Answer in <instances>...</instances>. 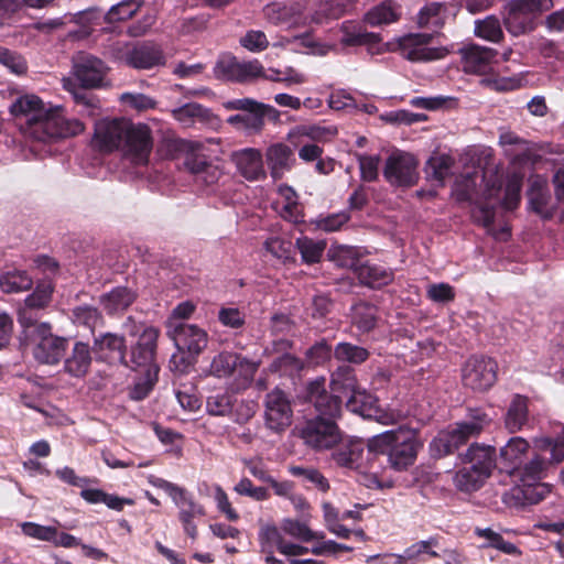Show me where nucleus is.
<instances>
[{
    "mask_svg": "<svg viewBox=\"0 0 564 564\" xmlns=\"http://www.w3.org/2000/svg\"><path fill=\"white\" fill-rule=\"evenodd\" d=\"M306 53L325 56L330 52L367 54L370 56L386 52H400L409 61H432L445 57L449 51L444 47H429L433 37H394L383 42V37H340L338 43L325 41L326 37H301Z\"/></svg>",
    "mask_w": 564,
    "mask_h": 564,
    "instance_id": "1",
    "label": "nucleus"
},
{
    "mask_svg": "<svg viewBox=\"0 0 564 564\" xmlns=\"http://www.w3.org/2000/svg\"><path fill=\"white\" fill-rule=\"evenodd\" d=\"M325 378H316L306 383L304 400L312 404L315 415L306 417L299 429L304 445L315 452L329 451L341 441L338 420L341 417V398L327 393Z\"/></svg>",
    "mask_w": 564,
    "mask_h": 564,
    "instance_id": "2",
    "label": "nucleus"
},
{
    "mask_svg": "<svg viewBox=\"0 0 564 564\" xmlns=\"http://www.w3.org/2000/svg\"><path fill=\"white\" fill-rule=\"evenodd\" d=\"M94 141L102 152L121 150L135 163H147L152 151L151 129L126 118L104 119L96 123Z\"/></svg>",
    "mask_w": 564,
    "mask_h": 564,
    "instance_id": "3",
    "label": "nucleus"
},
{
    "mask_svg": "<svg viewBox=\"0 0 564 564\" xmlns=\"http://www.w3.org/2000/svg\"><path fill=\"white\" fill-rule=\"evenodd\" d=\"M423 444L417 434L408 427L387 431L369 438V455L387 456L390 467L397 471L406 470L417 457Z\"/></svg>",
    "mask_w": 564,
    "mask_h": 564,
    "instance_id": "4",
    "label": "nucleus"
},
{
    "mask_svg": "<svg viewBox=\"0 0 564 564\" xmlns=\"http://www.w3.org/2000/svg\"><path fill=\"white\" fill-rule=\"evenodd\" d=\"M492 422L491 416L482 408H467L466 417L441 430L430 443L433 457L442 458L453 455L467 445L471 438L478 437Z\"/></svg>",
    "mask_w": 564,
    "mask_h": 564,
    "instance_id": "5",
    "label": "nucleus"
},
{
    "mask_svg": "<svg viewBox=\"0 0 564 564\" xmlns=\"http://www.w3.org/2000/svg\"><path fill=\"white\" fill-rule=\"evenodd\" d=\"M20 324L25 328L32 355L39 364L58 365L69 350L70 338L54 334L50 323H36L35 318L26 317V313L22 312Z\"/></svg>",
    "mask_w": 564,
    "mask_h": 564,
    "instance_id": "6",
    "label": "nucleus"
},
{
    "mask_svg": "<svg viewBox=\"0 0 564 564\" xmlns=\"http://www.w3.org/2000/svg\"><path fill=\"white\" fill-rule=\"evenodd\" d=\"M110 55L134 69H152L166 63L162 47L153 41L117 42L112 45Z\"/></svg>",
    "mask_w": 564,
    "mask_h": 564,
    "instance_id": "7",
    "label": "nucleus"
},
{
    "mask_svg": "<svg viewBox=\"0 0 564 564\" xmlns=\"http://www.w3.org/2000/svg\"><path fill=\"white\" fill-rule=\"evenodd\" d=\"M150 484L166 492L178 508V520L185 533L195 540L198 535L195 518L205 517L204 506L196 502L194 497L183 487L160 477H151Z\"/></svg>",
    "mask_w": 564,
    "mask_h": 564,
    "instance_id": "8",
    "label": "nucleus"
},
{
    "mask_svg": "<svg viewBox=\"0 0 564 564\" xmlns=\"http://www.w3.org/2000/svg\"><path fill=\"white\" fill-rule=\"evenodd\" d=\"M553 8V0H511L505 6V25L511 35L534 30L536 14Z\"/></svg>",
    "mask_w": 564,
    "mask_h": 564,
    "instance_id": "9",
    "label": "nucleus"
},
{
    "mask_svg": "<svg viewBox=\"0 0 564 564\" xmlns=\"http://www.w3.org/2000/svg\"><path fill=\"white\" fill-rule=\"evenodd\" d=\"M332 449V458L339 467L367 470L375 464V456L369 455V440L346 438L341 433V441Z\"/></svg>",
    "mask_w": 564,
    "mask_h": 564,
    "instance_id": "10",
    "label": "nucleus"
},
{
    "mask_svg": "<svg viewBox=\"0 0 564 564\" xmlns=\"http://www.w3.org/2000/svg\"><path fill=\"white\" fill-rule=\"evenodd\" d=\"M498 365L495 359L485 356L469 357L462 368V382L473 391L489 390L497 381Z\"/></svg>",
    "mask_w": 564,
    "mask_h": 564,
    "instance_id": "11",
    "label": "nucleus"
},
{
    "mask_svg": "<svg viewBox=\"0 0 564 564\" xmlns=\"http://www.w3.org/2000/svg\"><path fill=\"white\" fill-rule=\"evenodd\" d=\"M350 254L351 250L344 251ZM349 268L357 276L359 283L370 289H381L389 285L394 280V271L382 264L372 263L369 260H362L355 256H348L340 263Z\"/></svg>",
    "mask_w": 564,
    "mask_h": 564,
    "instance_id": "12",
    "label": "nucleus"
},
{
    "mask_svg": "<svg viewBox=\"0 0 564 564\" xmlns=\"http://www.w3.org/2000/svg\"><path fill=\"white\" fill-rule=\"evenodd\" d=\"M463 55V68L467 74L487 75L491 74L495 66L500 62L509 59L512 51L510 48L499 52L495 48L471 44L460 50Z\"/></svg>",
    "mask_w": 564,
    "mask_h": 564,
    "instance_id": "13",
    "label": "nucleus"
},
{
    "mask_svg": "<svg viewBox=\"0 0 564 564\" xmlns=\"http://www.w3.org/2000/svg\"><path fill=\"white\" fill-rule=\"evenodd\" d=\"M214 74L218 79L242 84L263 75V66L258 59L239 62L231 54H223L214 66Z\"/></svg>",
    "mask_w": 564,
    "mask_h": 564,
    "instance_id": "14",
    "label": "nucleus"
},
{
    "mask_svg": "<svg viewBox=\"0 0 564 564\" xmlns=\"http://www.w3.org/2000/svg\"><path fill=\"white\" fill-rule=\"evenodd\" d=\"M32 120H36L37 131L42 132L44 141L75 137L85 129L80 120L66 118L58 108L47 111L41 120L34 115Z\"/></svg>",
    "mask_w": 564,
    "mask_h": 564,
    "instance_id": "15",
    "label": "nucleus"
},
{
    "mask_svg": "<svg viewBox=\"0 0 564 564\" xmlns=\"http://www.w3.org/2000/svg\"><path fill=\"white\" fill-rule=\"evenodd\" d=\"M419 161L408 152L392 153L386 160L383 176L393 186L410 187L419 180Z\"/></svg>",
    "mask_w": 564,
    "mask_h": 564,
    "instance_id": "16",
    "label": "nucleus"
},
{
    "mask_svg": "<svg viewBox=\"0 0 564 564\" xmlns=\"http://www.w3.org/2000/svg\"><path fill=\"white\" fill-rule=\"evenodd\" d=\"M91 348L97 361L110 366L127 365V341L123 335L110 332L94 334Z\"/></svg>",
    "mask_w": 564,
    "mask_h": 564,
    "instance_id": "17",
    "label": "nucleus"
},
{
    "mask_svg": "<svg viewBox=\"0 0 564 564\" xmlns=\"http://www.w3.org/2000/svg\"><path fill=\"white\" fill-rule=\"evenodd\" d=\"M293 348V341L290 339H276L271 344V352L281 354L268 366V371L276 373L280 377H286L292 380L299 378L305 369V361L295 355L289 352ZM270 351L267 347L265 352Z\"/></svg>",
    "mask_w": 564,
    "mask_h": 564,
    "instance_id": "18",
    "label": "nucleus"
},
{
    "mask_svg": "<svg viewBox=\"0 0 564 564\" xmlns=\"http://www.w3.org/2000/svg\"><path fill=\"white\" fill-rule=\"evenodd\" d=\"M265 426L275 432H284L292 423L293 411L284 391L275 388L264 399Z\"/></svg>",
    "mask_w": 564,
    "mask_h": 564,
    "instance_id": "19",
    "label": "nucleus"
},
{
    "mask_svg": "<svg viewBox=\"0 0 564 564\" xmlns=\"http://www.w3.org/2000/svg\"><path fill=\"white\" fill-rule=\"evenodd\" d=\"M159 336L160 332L158 328H144L137 343L131 347L129 358L127 357V365L123 366L133 370L139 368L149 370L152 366H158L155 357Z\"/></svg>",
    "mask_w": 564,
    "mask_h": 564,
    "instance_id": "20",
    "label": "nucleus"
},
{
    "mask_svg": "<svg viewBox=\"0 0 564 564\" xmlns=\"http://www.w3.org/2000/svg\"><path fill=\"white\" fill-rule=\"evenodd\" d=\"M330 391L329 394H336L341 398V404L344 399L346 400V406L351 411L356 412L357 398L361 397L362 393L359 391L356 371L349 365H341L332 372L330 376Z\"/></svg>",
    "mask_w": 564,
    "mask_h": 564,
    "instance_id": "21",
    "label": "nucleus"
},
{
    "mask_svg": "<svg viewBox=\"0 0 564 564\" xmlns=\"http://www.w3.org/2000/svg\"><path fill=\"white\" fill-rule=\"evenodd\" d=\"M109 70L105 62L90 54H80L74 63V75L83 88H99Z\"/></svg>",
    "mask_w": 564,
    "mask_h": 564,
    "instance_id": "22",
    "label": "nucleus"
},
{
    "mask_svg": "<svg viewBox=\"0 0 564 564\" xmlns=\"http://www.w3.org/2000/svg\"><path fill=\"white\" fill-rule=\"evenodd\" d=\"M184 165L193 175L195 184L200 188H207L217 184L223 175L219 166L200 152H188L185 156Z\"/></svg>",
    "mask_w": 564,
    "mask_h": 564,
    "instance_id": "23",
    "label": "nucleus"
},
{
    "mask_svg": "<svg viewBox=\"0 0 564 564\" xmlns=\"http://www.w3.org/2000/svg\"><path fill=\"white\" fill-rule=\"evenodd\" d=\"M69 349V352H66L62 359L63 370L72 378L84 379L93 365V348L86 341L75 340L70 344Z\"/></svg>",
    "mask_w": 564,
    "mask_h": 564,
    "instance_id": "24",
    "label": "nucleus"
},
{
    "mask_svg": "<svg viewBox=\"0 0 564 564\" xmlns=\"http://www.w3.org/2000/svg\"><path fill=\"white\" fill-rule=\"evenodd\" d=\"M551 489L547 484L540 481L523 482L503 494L502 501L509 508L523 509L527 506L536 505L542 501Z\"/></svg>",
    "mask_w": 564,
    "mask_h": 564,
    "instance_id": "25",
    "label": "nucleus"
},
{
    "mask_svg": "<svg viewBox=\"0 0 564 564\" xmlns=\"http://www.w3.org/2000/svg\"><path fill=\"white\" fill-rule=\"evenodd\" d=\"M173 334L177 349L192 358L207 346V333L196 325L182 322L174 327Z\"/></svg>",
    "mask_w": 564,
    "mask_h": 564,
    "instance_id": "26",
    "label": "nucleus"
},
{
    "mask_svg": "<svg viewBox=\"0 0 564 564\" xmlns=\"http://www.w3.org/2000/svg\"><path fill=\"white\" fill-rule=\"evenodd\" d=\"M458 458L487 477L491 476L495 468H499L495 446L482 443H473L465 453L458 455Z\"/></svg>",
    "mask_w": 564,
    "mask_h": 564,
    "instance_id": "27",
    "label": "nucleus"
},
{
    "mask_svg": "<svg viewBox=\"0 0 564 564\" xmlns=\"http://www.w3.org/2000/svg\"><path fill=\"white\" fill-rule=\"evenodd\" d=\"M529 443L520 436L511 437L500 449L499 469L501 473L514 475L517 469L523 464V459L529 451Z\"/></svg>",
    "mask_w": 564,
    "mask_h": 564,
    "instance_id": "28",
    "label": "nucleus"
},
{
    "mask_svg": "<svg viewBox=\"0 0 564 564\" xmlns=\"http://www.w3.org/2000/svg\"><path fill=\"white\" fill-rule=\"evenodd\" d=\"M264 15L270 23L288 28L305 23L306 21L302 17V6L299 3H270L264 8Z\"/></svg>",
    "mask_w": 564,
    "mask_h": 564,
    "instance_id": "29",
    "label": "nucleus"
},
{
    "mask_svg": "<svg viewBox=\"0 0 564 564\" xmlns=\"http://www.w3.org/2000/svg\"><path fill=\"white\" fill-rule=\"evenodd\" d=\"M234 162L239 173L248 181L265 177L262 154L257 149H243L234 154Z\"/></svg>",
    "mask_w": 564,
    "mask_h": 564,
    "instance_id": "30",
    "label": "nucleus"
},
{
    "mask_svg": "<svg viewBox=\"0 0 564 564\" xmlns=\"http://www.w3.org/2000/svg\"><path fill=\"white\" fill-rule=\"evenodd\" d=\"M237 367H247L251 373L257 370V364L249 361L247 358L235 352L223 351L214 357L210 364V372L217 378H228Z\"/></svg>",
    "mask_w": 564,
    "mask_h": 564,
    "instance_id": "31",
    "label": "nucleus"
},
{
    "mask_svg": "<svg viewBox=\"0 0 564 564\" xmlns=\"http://www.w3.org/2000/svg\"><path fill=\"white\" fill-rule=\"evenodd\" d=\"M267 161L274 181L281 180L293 166L295 159L292 149L284 143H275L267 150Z\"/></svg>",
    "mask_w": 564,
    "mask_h": 564,
    "instance_id": "32",
    "label": "nucleus"
},
{
    "mask_svg": "<svg viewBox=\"0 0 564 564\" xmlns=\"http://www.w3.org/2000/svg\"><path fill=\"white\" fill-rule=\"evenodd\" d=\"M137 294L127 286H117L100 296V304L108 315L127 311L135 301Z\"/></svg>",
    "mask_w": 564,
    "mask_h": 564,
    "instance_id": "33",
    "label": "nucleus"
},
{
    "mask_svg": "<svg viewBox=\"0 0 564 564\" xmlns=\"http://www.w3.org/2000/svg\"><path fill=\"white\" fill-rule=\"evenodd\" d=\"M278 193L282 202H276L275 205L281 217L293 224L304 221L302 206L299 203L296 192L291 186L282 184L279 186Z\"/></svg>",
    "mask_w": 564,
    "mask_h": 564,
    "instance_id": "34",
    "label": "nucleus"
},
{
    "mask_svg": "<svg viewBox=\"0 0 564 564\" xmlns=\"http://www.w3.org/2000/svg\"><path fill=\"white\" fill-rule=\"evenodd\" d=\"M54 288V283L51 279L45 278L40 280L36 283L34 291L24 300L25 307L19 311V315L22 312H25L26 317L34 318L31 311L46 308L52 302Z\"/></svg>",
    "mask_w": 564,
    "mask_h": 564,
    "instance_id": "35",
    "label": "nucleus"
},
{
    "mask_svg": "<svg viewBox=\"0 0 564 564\" xmlns=\"http://www.w3.org/2000/svg\"><path fill=\"white\" fill-rule=\"evenodd\" d=\"M529 421V398L522 394H516L505 415V425L509 432L516 433Z\"/></svg>",
    "mask_w": 564,
    "mask_h": 564,
    "instance_id": "36",
    "label": "nucleus"
},
{
    "mask_svg": "<svg viewBox=\"0 0 564 564\" xmlns=\"http://www.w3.org/2000/svg\"><path fill=\"white\" fill-rule=\"evenodd\" d=\"M75 22L82 28V35H90L91 33H116V28L107 23V14H102L98 10L79 12L75 18Z\"/></svg>",
    "mask_w": 564,
    "mask_h": 564,
    "instance_id": "37",
    "label": "nucleus"
},
{
    "mask_svg": "<svg viewBox=\"0 0 564 564\" xmlns=\"http://www.w3.org/2000/svg\"><path fill=\"white\" fill-rule=\"evenodd\" d=\"M33 284V278L26 270L11 269L0 274V289L8 294L29 291Z\"/></svg>",
    "mask_w": 564,
    "mask_h": 564,
    "instance_id": "38",
    "label": "nucleus"
},
{
    "mask_svg": "<svg viewBox=\"0 0 564 564\" xmlns=\"http://www.w3.org/2000/svg\"><path fill=\"white\" fill-rule=\"evenodd\" d=\"M398 7L391 1H384L370 9L364 19V23L371 28H378L391 24L398 21L400 12Z\"/></svg>",
    "mask_w": 564,
    "mask_h": 564,
    "instance_id": "39",
    "label": "nucleus"
},
{
    "mask_svg": "<svg viewBox=\"0 0 564 564\" xmlns=\"http://www.w3.org/2000/svg\"><path fill=\"white\" fill-rule=\"evenodd\" d=\"M141 0H122L112 6L107 14L108 24L116 28V33H121V24L132 18L141 8Z\"/></svg>",
    "mask_w": 564,
    "mask_h": 564,
    "instance_id": "40",
    "label": "nucleus"
},
{
    "mask_svg": "<svg viewBox=\"0 0 564 564\" xmlns=\"http://www.w3.org/2000/svg\"><path fill=\"white\" fill-rule=\"evenodd\" d=\"M455 160L448 154H434L426 161L424 172L427 180L438 182L441 185L451 175Z\"/></svg>",
    "mask_w": 564,
    "mask_h": 564,
    "instance_id": "41",
    "label": "nucleus"
},
{
    "mask_svg": "<svg viewBox=\"0 0 564 564\" xmlns=\"http://www.w3.org/2000/svg\"><path fill=\"white\" fill-rule=\"evenodd\" d=\"M160 367L152 366L149 370L135 379L128 389V397L133 401H142L153 391L159 376Z\"/></svg>",
    "mask_w": 564,
    "mask_h": 564,
    "instance_id": "42",
    "label": "nucleus"
},
{
    "mask_svg": "<svg viewBox=\"0 0 564 564\" xmlns=\"http://www.w3.org/2000/svg\"><path fill=\"white\" fill-rule=\"evenodd\" d=\"M351 2L352 0H319L317 9L311 17V22L323 24L329 20L338 19Z\"/></svg>",
    "mask_w": 564,
    "mask_h": 564,
    "instance_id": "43",
    "label": "nucleus"
},
{
    "mask_svg": "<svg viewBox=\"0 0 564 564\" xmlns=\"http://www.w3.org/2000/svg\"><path fill=\"white\" fill-rule=\"evenodd\" d=\"M485 474L468 466L456 471L454 484L456 488L463 492H474L480 489L488 479Z\"/></svg>",
    "mask_w": 564,
    "mask_h": 564,
    "instance_id": "44",
    "label": "nucleus"
},
{
    "mask_svg": "<svg viewBox=\"0 0 564 564\" xmlns=\"http://www.w3.org/2000/svg\"><path fill=\"white\" fill-rule=\"evenodd\" d=\"M378 308L368 302H360L354 308L352 325L361 333H369L377 326Z\"/></svg>",
    "mask_w": 564,
    "mask_h": 564,
    "instance_id": "45",
    "label": "nucleus"
},
{
    "mask_svg": "<svg viewBox=\"0 0 564 564\" xmlns=\"http://www.w3.org/2000/svg\"><path fill=\"white\" fill-rule=\"evenodd\" d=\"M529 205L533 213L540 215L543 219H551L553 214L546 209L550 202V193L545 185L540 182H533L528 192Z\"/></svg>",
    "mask_w": 564,
    "mask_h": 564,
    "instance_id": "46",
    "label": "nucleus"
},
{
    "mask_svg": "<svg viewBox=\"0 0 564 564\" xmlns=\"http://www.w3.org/2000/svg\"><path fill=\"white\" fill-rule=\"evenodd\" d=\"M289 471L292 476L301 478L307 488L313 487L322 492H326L329 489L327 478L316 468L291 466Z\"/></svg>",
    "mask_w": 564,
    "mask_h": 564,
    "instance_id": "47",
    "label": "nucleus"
},
{
    "mask_svg": "<svg viewBox=\"0 0 564 564\" xmlns=\"http://www.w3.org/2000/svg\"><path fill=\"white\" fill-rule=\"evenodd\" d=\"M550 463L535 455L530 462L521 465L513 476L519 477L522 482H536L545 477Z\"/></svg>",
    "mask_w": 564,
    "mask_h": 564,
    "instance_id": "48",
    "label": "nucleus"
},
{
    "mask_svg": "<svg viewBox=\"0 0 564 564\" xmlns=\"http://www.w3.org/2000/svg\"><path fill=\"white\" fill-rule=\"evenodd\" d=\"M370 356L368 349L351 343H338L334 348V357L344 362L361 365Z\"/></svg>",
    "mask_w": 564,
    "mask_h": 564,
    "instance_id": "49",
    "label": "nucleus"
},
{
    "mask_svg": "<svg viewBox=\"0 0 564 564\" xmlns=\"http://www.w3.org/2000/svg\"><path fill=\"white\" fill-rule=\"evenodd\" d=\"M295 246L301 253L302 261L306 264H314L321 261L326 243L308 237H301L296 239Z\"/></svg>",
    "mask_w": 564,
    "mask_h": 564,
    "instance_id": "50",
    "label": "nucleus"
},
{
    "mask_svg": "<svg viewBox=\"0 0 564 564\" xmlns=\"http://www.w3.org/2000/svg\"><path fill=\"white\" fill-rule=\"evenodd\" d=\"M278 111L272 106L267 107L262 110L256 111L251 115H236L230 117V122H241L247 128L253 130H260L264 124V118H269L270 120L278 119Z\"/></svg>",
    "mask_w": 564,
    "mask_h": 564,
    "instance_id": "51",
    "label": "nucleus"
},
{
    "mask_svg": "<svg viewBox=\"0 0 564 564\" xmlns=\"http://www.w3.org/2000/svg\"><path fill=\"white\" fill-rule=\"evenodd\" d=\"M445 9L443 4L433 2L423 7L417 14V24L421 28H440L444 23Z\"/></svg>",
    "mask_w": 564,
    "mask_h": 564,
    "instance_id": "52",
    "label": "nucleus"
},
{
    "mask_svg": "<svg viewBox=\"0 0 564 564\" xmlns=\"http://www.w3.org/2000/svg\"><path fill=\"white\" fill-rule=\"evenodd\" d=\"M235 397L228 392L215 393L207 398L206 410L210 415L229 416Z\"/></svg>",
    "mask_w": 564,
    "mask_h": 564,
    "instance_id": "53",
    "label": "nucleus"
},
{
    "mask_svg": "<svg viewBox=\"0 0 564 564\" xmlns=\"http://www.w3.org/2000/svg\"><path fill=\"white\" fill-rule=\"evenodd\" d=\"M355 156L359 164L361 181L366 183L376 182L379 177L380 155L356 153Z\"/></svg>",
    "mask_w": 564,
    "mask_h": 564,
    "instance_id": "54",
    "label": "nucleus"
},
{
    "mask_svg": "<svg viewBox=\"0 0 564 564\" xmlns=\"http://www.w3.org/2000/svg\"><path fill=\"white\" fill-rule=\"evenodd\" d=\"M536 447L543 452L551 453V464H560L564 460V433L556 437H542L536 440Z\"/></svg>",
    "mask_w": 564,
    "mask_h": 564,
    "instance_id": "55",
    "label": "nucleus"
},
{
    "mask_svg": "<svg viewBox=\"0 0 564 564\" xmlns=\"http://www.w3.org/2000/svg\"><path fill=\"white\" fill-rule=\"evenodd\" d=\"M476 533L478 536L485 538L488 541L486 546L497 549L509 555L520 553L519 549L513 543L506 541L500 533L491 530L490 528L477 529Z\"/></svg>",
    "mask_w": 564,
    "mask_h": 564,
    "instance_id": "56",
    "label": "nucleus"
},
{
    "mask_svg": "<svg viewBox=\"0 0 564 564\" xmlns=\"http://www.w3.org/2000/svg\"><path fill=\"white\" fill-rule=\"evenodd\" d=\"M332 355H334L332 346L325 338H323L305 351V359L308 365L317 367L329 361Z\"/></svg>",
    "mask_w": 564,
    "mask_h": 564,
    "instance_id": "57",
    "label": "nucleus"
},
{
    "mask_svg": "<svg viewBox=\"0 0 564 564\" xmlns=\"http://www.w3.org/2000/svg\"><path fill=\"white\" fill-rule=\"evenodd\" d=\"M74 321L83 326L94 329L102 324V315L97 307L89 305L76 306L73 310Z\"/></svg>",
    "mask_w": 564,
    "mask_h": 564,
    "instance_id": "58",
    "label": "nucleus"
},
{
    "mask_svg": "<svg viewBox=\"0 0 564 564\" xmlns=\"http://www.w3.org/2000/svg\"><path fill=\"white\" fill-rule=\"evenodd\" d=\"M44 104L41 98L35 95H26L17 99L10 107V112L15 116H24L31 112H41Z\"/></svg>",
    "mask_w": 564,
    "mask_h": 564,
    "instance_id": "59",
    "label": "nucleus"
},
{
    "mask_svg": "<svg viewBox=\"0 0 564 564\" xmlns=\"http://www.w3.org/2000/svg\"><path fill=\"white\" fill-rule=\"evenodd\" d=\"M471 218L474 223L490 228L496 218V207L487 202H477L471 208Z\"/></svg>",
    "mask_w": 564,
    "mask_h": 564,
    "instance_id": "60",
    "label": "nucleus"
},
{
    "mask_svg": "<svg viewBox=\"0 0 564 564\" xmlns=\"http://www.w3.org/2000/svg\"><path fill=\"white\" fill-rule=\"evenodd\" d=\"M257 412V403L252 400L234 399L232 411L229 416L238 424H246L250 421Z\"/></svg>",
    "mask_w": 564,
    "mask_h": 564,
    "instance_id": "61",
    "label": "nucleus"
},
{
    "mask_svg": "<svg viewBox=\"0 0 564 564\" xmlns=\"http://www.w3.org/2000/svg\"><path fill=\"white\" fill-rule=\"evenodd\" d=\"M22 533L26 536L51 542L55 539L56 528L51 525H42L35 522H23L21 524Z\"/></svg>",
    "mask_w": 564,
    "mask_h": 564,
    "instance_id": "62",
    "label": "nucleus"
},
{
    "mask_svg": "<svg viewBox=\"0 0 564 564\" xmlns=\"http://www.w3.org/2000/svg\"><path fill=\"white\" fill-rule=\"evenodd\" d=\"M436 545L437 541L435 539L419 541L406 547L403 556L408 560L419 558L422 555H429V557H440V554L433 550V547Z\"/></svg>",
    "mask_w": 564,
    "mask_h": 564,
    "instance_id": "63",
    "label": "nucleus"
},
{
    "mask_svg": "<svg viewBox=\"0 0 564 564\" xmlns=\"http://www.w3.org/2000/svg\"><path fill=\"white\" fill-rule=\"evenodd\" d=\"M282 529L286 534L304 542H310L314 539V534L310 528L299 520L285 519Z\"/></svg>",
    "mask_w": 564,
    "mask_h": 564,
    "instance_id": "64",
    "label": "nucleus"
}]
</instances>
